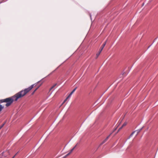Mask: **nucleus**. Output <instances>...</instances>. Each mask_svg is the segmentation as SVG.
Returning a JSON list of instances; mask_svg holds the SVG:
<instances>
[{"label":"nucleus","mask_w":158,"mask_h":158,"mask_svg":"<svg viewBox=\"0 0 158 158\" xmlns=\"http://www.w3.org/2000/svg\"><path fill=\"white\" fill-rule=\"evenodd\" d=\"M34 86L35 84H33L28 88L19 91L12 97H10L5 99L1 100H0V102L1 103L6 102V103L5 105L6 107H8L14 101H17L18 99L25 96L31 90Z\"/></svg>","instance_id":"f257e3e1"},{"label":"nucleus","mask_w":158,"mask_h":158,"mask_svg":"<svg viewBox=\"0 0 158 158\" xmlns=\"http://www.w3.org/2000/svg\"><path fill=\"white\" fill-rule=\"evenodd\" d=\"M10 155V153L9 151H6L2 153V155L4 157H6Z\"/></svg>","instance_id":"f03ea898"},{"label":"nucleus","mask_w":158,"mask_h":158,"mask_svg":"<svg viewBox=\"0 0 158 158\" xmlns=\"http://www.w3.org/2000/svg\"><path fill=\"white\" fill-rule=\"evenodd\" d=\"M141 130H137L134 131V132H132L131 134L129 136V138L131 137L133 135V134L135 133V132L136 133V135H137L138 133L140 132Z\"/></svg>","instance_id":"7ed1b4c3"},{"label":"nucleus","mask_w":158,"mask_h":158,"mask_svg":"<svg viewBox=\"0 0 158 158\" xmlns=\"http://www.w3.org/2000/svg\"><path fill=\"white\" fill-rule=\"evenodd\" d=\"M112 133L110 134V135L108 136L106 138V139L104 140L100 144V145H102L103 144H104V143H105L108 139L109 138L111 134Z\"/></svg>","instance_id":"20e7f679"},{"label":"nucleus","mask_w":158,"mask_h":158,"mask_svg":"<svg viewBox=\"0 0 158 158\" xmlns=\"http://www.w3.org/2000/svg\"><path fill=\"white\" fill-rule=\"evenodd\" d=\"M77 89V87H76L71 92V93L69 95V97H70L71 95L73 94L75 92V91L76 90V89Z\"/></svg>","instance_id":"39448f33"},{"label":"nucleus","mask_w":158,"mask_h":158,"mask_svg":"<svg viewBox=\"0 0 158 158\" xmlns=\"http://www.w3.org/2000/svg\"><path fill=\"white\" fill-rule=\"evenodd\" d=\"M106 41L105 42H104V43L102 45V46L101 47L100 49H101V50H102V49H103V48H104V47L105 46V45L106 44Z\"/></svg>","instance_id":"423d86ee"},{"label":"nucleus","mask_w":158,"mask_h":158,"mask_svg":"<svg viewBox=\"0 0 158 158\" xmlns=\"http://www.w3.org/2000/svg\"><path fill=\"white\" fill-rule=\"evenodd\" d=\"M57 85V83H56L54 84L50 89L49 90H51L52 89H53L56 85Z\"/></svg>","instance_id":"0eeeda50"},{"label":"nucleus","mask_w":158,"mask_h":158,"mask_svg":"<svg viewBox=\"0 0 158 158\" xmlns=\"http://www.w3.org/2000/svg\"><path fill=\"white\" fill-rule=\"evenodd\" d=\"M122 120L120 119V120H119V122H118V123H119V124H118V126H117V127H118V126L120 125V124L121 123V122H122ZM117 127H116V128L114 130V131H113V132L114 131L116 130V129H117Z\"/></svg>","instance_id":"6e6552de"},{"label":"nucleus","mask_w":158,"mask_h":158,"mask_svg":"<svg viewBox=\"0 0 158 158\" xmlns=\"http://www.w3.org/2000/svg\"><path fill=\"white\" fill-rule=\"evenodd\" d=\"M70 97H69V96H68L64 100V101L62 103V104L61 106H62L68 99Z\"/></svg>","instance_id":"1a4fd4ad"},{"label":"nucleus","mask_w":158,"mask_h":158,"mask_svg":"<svg viewBox=\"0 0 158 158\" xmlns=\"http://www.w3.org/2000/svg\"><path fill=\"white\" fill-rule=\"evenodd\" d=\"M72 152L71 151V150H70V152L68 154H67L64 157V158H65L66 156L69 155Z\"/></svg>","instance_id":"9d476101"},{"label":"nucleus","mask_w":158,"mask_h":158,"mask_svg":"<svg viewBox=\"0 0 158 158\" xmlns=\"http://www.w3.org/2000/svg\"><path fill=\"white\" fill-rule=\"evenodd\" d=\"M100 52H98L96 54V56H97V57H96V58H97L98 56H99V55L100 54Z\"/></svg>","instance_id":"9b49d317"},{"label":"nucleus","mask_w":158,"mask_h":158,"mask_svg":"<svg viewBox=\"0 0 158 158\" xmlns=\"http://www.w3.org/2000/svg\"><path fill=\"white\" fill-rule=\"evenodd\" d=\"M126 125H127V123H125L123 124V125H122V126L123 127L125 126Z\"/></svg>","instance_id":"f8f14e48"},{"label":"nucleus","mask_w":158,"mask_h":158,"mask_svg":"<svg viewBox=\"0 0 158 158\" xmlns=\"http://www.w3.org/2000/svg\"><path fill=\"white\" fill-rule=\"evenodd\" d=\"M123 127L121 126L120 128H119L118 129V130L117 132H118L119 131L123 128Z\"/></svg>","instance_id":"ddd939ff"},{"label":"nucleus","mask_w":158,"mask_h":158,"mask_svg":"<svg viewBox=\"0 0 158 158\" xmlns=\"http://www.w3.org/2000/svg\"><path fill=\"white\" fill-rule=\"evenodd\" d=\"M76 146L77 145H75V146L73 147V148L71 150V151L73 152V151L74 150V149H75V148H76Z\"/></svg>","instance_id":"4468645a"},{"label":"nucleus","mask_w":158,"mask_h":158,"mask_svg":"<svg viewBox=\"0 0 158 158\" xmlns=\"http://www.w3.org/2000/svg\"><path fill=\"white\" fill-rule=\"evenodd\" d=\"M5 123H4L2 125H1L0 127V129H1L5 125Z\"/></svg>","instance_id":"2eb2a0df"},{"label":"nucleus","mask_w":158,"mask_h":158,"mask_svg":"<svg viewBox=\"0 0 158 158\" xmlns=\"http://www.w3.org/2000/svg\"><path fill=\"white\" fill-rule=\"evenodd\" d=\"M102 51V50H101V49H99V52H100V53Z\"/></svg>","instance_id":"dca6fc26"},{"label":"nucleus","mask_w":158,"mask_h":158,"mask_svg":"<svg viewBox=\"0 0 158 158\" xmlns=\"http://www.w3.org/2000/svg\"><path fill=\"white\" fill-rule=\"evenodd\" d=\"M39 87H38V88H36L34 90V91L35 92L36 90L38 89V88Z\"/></svg>","instance_id":"f3484780"},{"label":"nucleus","mask_w":158,"mask_h":158,"mask_svg":"<svg viewBox=\"0 0 158 158\" xmlns=\"http://www.w3.org/2000/svg\"><path fill=\"white\" fill-rule=\"evenodd\" d=\"M35 92L34 91H33V92L32 93V95H33L34 94V93Z\"/></svg>","instance_id":"a211bd4d"},{"label":"nucleus","mask_w":158,"mask_h":158,"mask_svg":"<svg viewBox=\"0 0 158 158\" xmlns=\"http://www.w3.org/2000/svg\"><path fill=\"white\" fill-rule=\"evenodd\" d=\"M35 92L34 91H33V92L32 93V95H33L34 94V93Z\"/></svg>","instance_id":"6ab92c4d"},{"label":"nucleus","mask_w":158,"mask_h":158,"mask_svg":"<svg viewBox=\"0 0 158 158\" xmlns=\"http://www.w3.org/2000/svg\"><path fill=\"white\" fill-rule=\"evenodd\" d=\"M16 154L12 158H14L15 156V155H16Z\"/></svg>","instance_id":"aec40b11"}]
</instances>
